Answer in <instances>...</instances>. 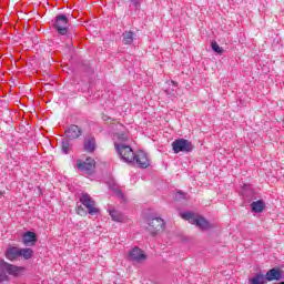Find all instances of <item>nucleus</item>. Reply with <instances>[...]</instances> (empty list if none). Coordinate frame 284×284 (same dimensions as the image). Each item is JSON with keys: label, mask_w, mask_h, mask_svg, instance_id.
Masks as SVG:
<instances>
[{"label": "nucleus", "mask_w": 284, "mask_h": 284, "mask_svg": "<svg viewBox=\"0 0 284 284\" xmlns=\"http://www.w3.org/2000/svg\"><path fill=\"white\" fill-rule=\"evenodd\" d=\"M109 214H110L112 221H115L116 223H123V220L125 219L123 216V213L115 211V210L110 211Z\"/></svg>", "instance_id": "a211bd4d"}, {"label": "nucleus", "mask_w": 284, "mask_h": 284, "mask_svg": "<svg viewBox=\"0 0 284 284\" xmlns=\"http://www.w3.org/2000/svg\"><path fill=\"white\" fill-rule=\"evenodd\" d=\"M172 149L174 154H179L180 152H185L189 154L192 152V150H194V145L190 140L181 138L172 142Z\"/></svg>", "instance_id": "423d86ee"}, {"label": "nucleus", "mask_w": 284, "mask_h": 284, "mask_svg": "<svg viewBox=\"0 0 284 284\" xmlns=\"http://www.w3.org/2000/svg\"><path fill=\"white\" fill-rule=\"evenodd\" d=\"M23 245H34L37 243V233L28 231L22 235Z\"/></svg>", "instance_id": "4468645a"}, {"label": "nucleus", "mask_w": 284, "mask_h": 284, "mask_svg": "<svg viewBox=\"0 0 284 284\" xmlns=\"http://www.w3.org/2000/svg\"><path fill=\"white\" fill-rule=\"evenodd\" d=\"M148 223V231L152 234V236H156V234H159V232L165 227V221H163L161 217H150Z\"/></svg>", "instance_id": "1a4fd4ad"}, {"label": "nucleus", "mask_w": 284, "mask_h": 284, "mask_svg": "<svg viewBox=\"0 0 284 284\" xmlns=\"http://www.w3.org/2000/svg\"><path fill=\"white\" fill-rule=\"evenodd\" d=\"M130 3L135 8V10H140L141 3H143V0H129Z\"/></svg>", "instance_id": "412c9836"}, {"label": "nucleus", "mask_w": 284, "mask_h": 284, "mask_svg": "<svg viewBox=\"0 0 284 284\" xmlns=\"http://www.w3.org/2000/svg\"><path fill=\"white\" fill-rule=\"evenodd\" d=\"M266 282H272V281H282L283 278V272L281 271V268H276V267H273L271 270H268L266 272Z\"/></svg>", "instance_id": "ddd939ff"}, {"label": "nucleus", "mask_w": 284, "mask_h": 284, "mask_svg": "<svg viewBox=\"0 0 284 284\" xmlns=\"http://www.w3.org/2000/svg\"><path fill=\"white\" fill-rule=\"evenodd\" d=\"M165 92H166V94H170V91H169V90H166Z\"/></svg>", "instance_id": "cd10ccee"}, {"label": "nucleus", "mask_w": 284, "mask_h": 284, "mask_svg": "<svg viewBox=\"0 0 284 284\" xmlns=\"http://www.w3.org/2000/svg\"><path fill=\"white\" fill-rule=\"evenodd\" d=\"M34 256V251L32 248H19L17 246H10L6 251V258L8 261H19L23 258L24 261H30Z\"/></svg>", "instance_id": "20e7f679"}, {"label": "nucleus", "mask_w": 284, "mask_h": 284, "mask_svg": "<svg viewBox=\"0 0 284 284\" xmlns=\"http://www.w3.org/2000/svg\"><path fill=\"white\" fill-rule=\"evenodd\" d=\"M211 48H212L213 52H216V54H223V52H225V50H223V48L220 47L216 41H213L211 43Z\"/></svg>", "instance_id": "aec40b11"}, {"label": "nucleus", "mask_w": 284, "mask_h": 284, "mask_svg": "<svg viewBox=\"0 0 284 284\" xmlns=\"http://www.w3.org/2000/svg\"><path fill=\"white\" fill-rule=\"evenodd\" d=\"M64 134L67 139L70 141H74V139H79L81 134H83V130L79 128V125L71 124L69 128L65 129Z\"/></svg>", "instance_id": "9b49d317"}, {"label": "nucleus", "mask_w": 284, "mask_h": 284, "mask_svg": "<svg viewBox=\"0 0 284 284\" xmlns=\"http://www.w3.org/2000/svg\"><path fill=\"white\" fill-rule=\"evenodd\" d=\"M0 196H3V192L0 191Z\"/></svg>", "instance_id": "bb28decb"}, {"label": "nucleus", "mask_w": 284, "mask_h": 284, "mask_svg": "<svg viewBox=\"0 0 284 284\" xmlns=\"http://www.w3.org/2000/svg\"><path fill=\"white\" fill-rule=\"evenodd\" d=\"M134 37H136L134 31H124L122 33V43H124V45H132V43H134Z\"/></svg>", "instance_id": "2eb2a0df"}, {"label": "nucleus", "mask_w": 284, "mask_h": 284, "mask_svg": "<svg viewBox=\"0 0 284 284\" xmlns=\"http://www.w3.org/2000/svg\"><path fill=\"white\" fill-rule=\"evenodd\" d=\"M248 284H267V278L263 273H257L254 277L248 280Z\"/></svg>", "instance_id": "f3484780"}, {"label": "nucleus", "mask_w": 284, "mask_h": 284, "mask_svg": "<svg viewBox=\"0 0 284 284\" xmlns=\"http://www.w3.org/2000/svg\"><path fill=\"white\" fill-rule=\"evenodd\" d=\"M126 139H128V135H125L124 133H118L119 141H125Z\"/></svg>", "instance_id": "b1692460"}, {"label": "nucleus", "mask_w": 284, "mask_h": 284, "mask_svg": "<svg viewBox=\"0 0 284 284\" xmlns=\"http://www.w3.org/2000/svg\"><path fill=\"white\" fill-rule=\"evenodd\" d=\"M129 258L133 261V263H144V261H148V255L143 253V250L135 246L129 253Z\"/></svg>", "instance_id": "9d476101"}, {"label": "nucleus", "mask_w": 284, "mask_h": 284, "mask_svg": "<svg viewBox=\"0 0 284 284\" xmlns=\"http://www.w3.org/2000/svg\"><path fill=\"white\" fill-rule=\"evenodd\" d=\"M114 148L121 161H124V163H136V165H139V168L142 170L150 168V160L148 159V154H145V152L139 151L138 153H134L132 146L123 143H115Z\"/></svg>", "instance_id": "f257e3e1"}, {"label": "nucleus", "mask_w": 284, "mask_h": 284, "mask_svg": "<svg viewBox=\"0 0 284 284\" xmlns=\"http://www.w3.org/2000/svg\"><path fill=\"white\" fill-rule=\"evenodd\" d=\"M71 151H72V145L70 144V140L63 139L61 142L62 154H70Z\"/></svg>", "instance_id": "6ab92c4d"}, {"label": "nucleus", "mask_w": 284, "mask_h": 284, "mask_svg": "<svg viewBox=\"0 0 284 284\" xmlns=\"http://www.w3.org/2000/svg\"><path fill=\"white\" fill-rule=\"evenodd\" d=\"M95 168H97V162L92 158H87L85 161L83 160L77 161V169L79 170V172H83L84 174H92Z\"/></svg>", "instance_id": "6e6552de"}, {"label": "nucleus", "mask_w": 284, "mask_h": 284, "mask_svg": "<svg viewBox=\"0 0 284 284\" xmlns=\"http://www.w3.org/2000/svg\"><path fill=\"white\" fill-rule=\"evenodd\" d=\"M53 28L60 37H68L70 41H72V39L75 37L72 29H70V20L68 19V16L63 13L55 17Z\"/></svg>", "instance_id": "f03ea898"}, {"label": "nucleus", "mask_w": 284, "mask_h": 284, "mask_svg": "<svg viewBox=\"0 0 284 284\" xmlns=\"http://www.w3.org/2000/svg\"><path fill=\"white\" fill-rule=\"evenodd\" d=\"M115 194L119 196V199H121V201H125V194H123V191L115 190Z\"/></svg>", "instance_id": "5701e85b"}, {"label": "nucleus", "mask_w": 284, "mask_h": 284, "mask_svg": "<svg viewBox=\"0 0 284 284\" xmlns=\"http://www.w3.org/2000/svg\"><path fill=\"white\" fill-rule=\"evenodd\" d=\"M171 83L173 84V88H176V85H179V83L175 81H171Z\"/></svg>", "instance_id": "a878e982"}, {"label": "nucleus", "mask_w": 284, "mask_h": 284, "mask_svg": "<svg viewBox=\"0 0 284 284\" xmlns=\"http://www.w3.org/2000/svg\"><path fill=\"white\" fill-rule=\"evenodd\" d=\"M175 201H181L183 199H185V193L183 191H179L175 193Z\"/></svg>", "instance_id": "4be33fe9"}, {"label": "nucleus", "mask_w": 284, "mask_h": 284, "mask_svg": "<svg viewBox=\"0 0 284 284\" xmlns=\"http://www.w3.org/2000/svg\"><path fill=\"white\" fill-rule=\"evenodd\" d=\"M78 199L80 201V203L82 205H84V207H87L89 214H91V216H94L95 214H99L101 212V210H99L97 206V203L94 202V200H92V197L90 196V194L88 193H81L78 195Z\"/></svg>", "instance_id": "0eeeda50"}, {"label": "nucleus", "mask_w": 284, "mask_h": 284, "mask_svg": "<svg viewBox=\"0 0 284 284\" xmlns=\"http://www.w3.org/2000/svg\"><path fill=\"white\" fill-rule=\"evenodd\" d=\"M83 150L84 152L92 154L94 150H97V139L92 135L87 136L84 139Z\"/></svg>", "instance_id": "f8f14e48"}, {"label": "nucleus", "mask_w": 284, "mask_h": 284, "mask_svg": "<svg viewBox=\"0 0 284 284\" xmlns=\"http://www.w3.org/2000/svg\"><path fill=\"white\" fill-rule=\"evenodd\" d=\"M82 212H85V209H83L81 205L78 206V214H81Z\"/></svg>", "instance_id": "393cba45"}, {"label": "nucleus", "mask_w": 284, "mask_h": 284, "mask_svg": "<svg viewBox=\"0 0 284 284\" xmlns=\"http://www.w3.org/2000/svg\"><path fill=\"white\" fill-rule=\"evenodd\" d=\"M251 210L255 214H261L265 210V202L263 200H257L251 203Z\"/></svg>", "instance_id": "dca6fc26"}, {"label": "nucleus", "mask_w": 284, "mask_h": 284, "mask_svg": "<svg viewBox=\"0 0 284 284\" xmlns=\"http://www.w3.org/2000/svg\"><path fill=\"white\" fill-rule=\"evenodd\" d=\"M24 270L23 266H17L6 262V260H0V283L10 281V276H21V272Z\"/></svg>", "instance_id": "7ed1b4c3"}, {"label": "nucleus", "mask_w": 284, "mask_h": 284, "mask_svg": "<svg viewBox=\"0 0 284 284\" xmlns=\"http://www.w3.org/2000/svg\"><path fill=\"white\" fill-rule=\"evenodd\" d=\"M181 216L182 219H184V221H189L191 225H196V227H200L202 232H205L206 230H210L212 227V225L205 217L196 215L192 212H183L181 213Z\"/></svg>", "instance_id": "39448f33"}]
</instances>
